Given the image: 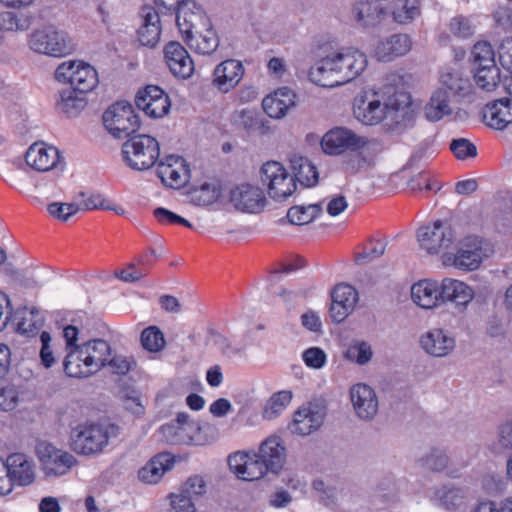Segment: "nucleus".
<instances>
[{"label":"nucleus","mask_w":512,"mask_h":512,"mask_svg":"<svg viewBox=\"0 0 512 512\" xmlns=\"http://www.w3.org/2000/svg\"><path fill=\"white\" fill-rule=\"evenodd\" d=\"M287 449L283 439L276 435L261 442L256 452H236L228 457V465L236 476L255 481L271 474L277 476L284 468Z\"/></svg>","instance_id":"f257e3e1"},{"label":"nucleus","mask_w":512,"mask_h":512,"mask_svg":"<svg viewBox=\"0 0 512 512\" xmlns=\"http://www.w3.org/2000/svg\"><path fill=\"white\" fill-rule=\"evenodd\" d=\"M366 55L355 48H343L319 60L309 71L310 80L321 87H337L356 79L366 69Z\"/></svg>","instance_id":"f03ea898"},{"label":"nucleus","mask_w":512,"mask_h":512,"mask_svg":"<svg viewBox=\"0 0 512 512\" xmlns=\"http://www.w3.org/2000/svg\"><path fill=\"white\" fill-rule=\"evenodd\" d=\"M119 427L111 423L86 422L78 424L71 430L72 449L82 455L101 453L111 437H116Z\"/></svg>","instance_id":"7ed1b4c3"},{"label":"nucleus","mask_w":512,"mask_h":512,"mask_svg":"<svg viewBox=\"0 0 512 512\" xmlns=\"http://www.w3.org/2000/svg\"><path fill=\"white\" fill-rule=\"evenodd\" d=\"M28 47L37 54L64 57L74 51V43L68 34L54 26L33 30L27 39Z\"/></svg>","instance_id":"20e7f679"},{"label":"nucleus","mask_w":512,"mask_h":512,"mask_svg":"<svg viewBox=\"0 0 512 512\" xmlns=\"http://www.w3.org/2000/svg\"><path fill=\"white\" fill-rule=\"evenodd\" d=\"M159 154L158 141L145 134L133 136L122 145V155L125 163L136 171H144L153 167L159 158Z\"/></svg>","instance_id":"39448f33"},{"label":"nucleus","mask_w":512,"mask_h":512,"mask_svg":"<svg viewBox=\"0 0 512 512\" xmlns=\"http://www.w3.org/2000/svg\"><path fill=\"white\" fill-rule=\"evenodd\" d=\"M103 124L115 138H126L140 127V119L133 106L125 101L111 105L103 114Z\"/></svg>","instance_id":"423d86ee"},{"label":"nucleus","mask_w":512,"mask_h":512,"mask_svg":"<svg viewBox=\"0 0 512 512\" xmlns=\"http://www.w3.org/2000/svg\"><path fill=\"white\" fill-rule=\"evenodd\" d=\"M55 78L58 81L69 83V88L79 91L81 94L92 91L98 84L96 70L81 61L61 63L55 71Z\"/></svg>","instance_id":"0eeeda50"},{"label":"nucleus","mask_w":512,"mask_h":512,"mask_svg":"<svg viewBox=\"0 0 512 512\" xmlns=\"http://www.w3.org/2000/svg\"><path fill=\"white\" fill-rule=\"evenodd\" d=\"M400 103L398 99L390 98L382 102L378 94H365L358 96L354 101L353 114L364 125H376L380 123L390 111H398Z\"/></svg>","instance_id":"6e6552de"},{"label":"nucleus","mask_w":512,"mask_h":512,"mask_svg":"<svg viewBox=\"0 0 512 512\" xmlns=\"http://www.w3.org/2000/svg\"><path fill=\"white\" fill-rule=\"evenodd\" d=\"M382 151V145L376 138H365L342 161L347 175L354 176L372 169Z\"/></svg>","instance_id":"1a4fd4ad"},{"label":"nucleus","mask_w":512,"mask_h":512,"mask_svg":"<svg viewBox=\"0 0 512 512\" xmlns=\"http://www.w3.org/2000/svg\"><path fill=\"white\" fill-rule=\"evenodd\" d=\"M260 179L267 186L268 194L275 200H283L296 189L294 178L277 161H268L260 169Z\"/></svg>","instance_id":"9d476101"},{"label":"nucleus","mask_w":512,"mask_h":512,"mask_svg":"<svg viewBox=\"0 0 512 512\" xmlns=\"http://www.w3.org/2000/svg\"><path fill=\"white\" fill-rule=\"evenodd\" d=\"M367 136L359 135L344 126H336L328 130L321 139L323 152L330 156H340L353 150Z\"/></svg>","instance_id":"9b49d317"},{"label":"nucleus","mask_w":512,"mask_h":512,"mask_svg":"<svg viewBox=\"0 0 512 512\" xmlns=\"http://www.w3.org/2000/svg\"><path fill=\"white\" fill-rule=\"evenodd\" d=\"M417 236L420 246L429 254H437L442 249L448 248L455 238L451 226L441 221L421 227Z\"/></svg>","instance_id":"f8f14e48"},{"label":"nucleus","mask_w":512,"mask_h":512,"mask_svg":"<svg viewBox=\"0 0 512 512\" xmlns=\"http://www.w3.org/2000/svg\"><path fill=\"white\" fill-rule=\"evenodd\" d=\"M136 106L151 118H162L168 114L171 103L169 96L159 86L148 85L135 96Z\"/></svg>","instance_id":"ddd939ff"},{"label":"nucleus","mask_w":512,"mask_h":512,"mask_svg":"<svg viewBox=\"0 0 512 512\" xmlns=\"http://www.w3.org/2000/svg\"><path fill=\"white\" fill-rule=\"evenodd\" d=\"M483 257L481 241L477 237L465 238L456 254L444 255V263L451 264L458 269L475 270L479 267Z\"/></svg>","instance_id":"4468645a"},{"label":"nucleus","mask_w":512,"mask_h":512,"mask_svg":"<svg viewBox=\"0 0 512 512\" xmlns=\"http://www.w3.org/2000/svg\"><path fill=\"white\" fill-rule=\"evenodd\" d=\"M156 173L164 185L180 188L189 181L190 170L184 158L169 155L159 161Z\"/></svg>","instance_id":"2eb2a0df"},{"label":"nucleus","mask_w":512,"mask_h":512,"mask_svg":"<svg viewBox=\"0 0 512 512\" xmlns=\"http://www.w3.org/2000/svg\"><path fill=\"white\" fill-rule=\"evenodd\" d=\"M230 201L241 212L258 213L266 204L262 189L251 184H240L230 192Z\"/></svg>","instance_id":"dca6fc26"},{"label":"nucleus","mask_w":512,"mask_h":512,"mask_svg":"<svg viewBox=\"0 0 512 512\" xmlns=\"http://www.w3.org/2000/svg\"><path fill=\"white\" fill-rule=\"evenodd\" d=\"M39 458L44 473L47 476H62L66 474L76 463L75 457L47 444L39 450Z\"/></svg>","instance_id":"f3484780"},{"label":"nucleus","mask_w":512,"mask_h":512,"mask_svg":"<svg viewBox=\"0 0 512 512\" xmlns=\"http://www.w3.org/2000/svg\"><path fill=\"white\" fill-rule=\"evenodd\" d=\"M175 21L180 33L185 37L191 36L210 23L203 9L191 0H186L178 7Z\"/></svg>","instance_id":"a211bd4d"},{"label":"nucleus","mask_w":512,"mask_h":512,"mask_svg":"<svg viewBox=\"0 0 512 512\" xmlns=\"http://www.w3.org/2000/svg\"><path fill=\"white\" fill-rule=\"evenodd\" d=\"M164 59L170 72L177 78L188 79L194 72V63L187 50L171 41L164 47Z\"/></svg>","instance_id":"6ab92c4d"},{"label":"nucleus","mask_w":512,"mask_h":512,"mask_svg":"<svg viewBox=\"0 0 512 512\" xmlns=\"http://www.w3.org/2000/svg\"><path fill=\"white\" fill-rule=\"evenodd\" d=\"M350 400L356 415L362 420H372L378 412V398L368 385L358 383L349 391Z\"/></svg>","instance_id":"aec40b11"},{"label":"nucleus","mask_w":512,"mask_h":512,"mask_svg":"<svg viewBox=\"0 0 512 512\" xmlns=\"http://www.w3.org/2000/svg\"><path fill=\"white\" fill-rule=\"evenodd\" d=\"M440 87L454 97L458 102L472 101L473 85L470 79L459 70L445 69L440 74Z\"/></svg>","instance_id":"412c9836"},{"label":"nucleus","mask_w":512,"mask_h":512,"mask_svg":"<svg viewBox=\"0 0 512 512\" xmlns=\"http://www.w3.org/2000/svg\"><path fill=\"white\" fill-rule=\"evenodd\" d=\"M243 75L242 63L236 59H227L215 67L212 84L219 91L227 93L239 84Z\"/></svg>","instance_id":"4be33fe9"},{"label":"nucleus","mask_w":512,"mask_h":512,"mask_svg":"<svg viewBox=\"0 0 512 512\" xmlns=\"http://www.w3.org/2000/svg\"><path fill=\"white\" fill-rule=\"evenodd\" d=\"M324 418L325 412L318 407H302L294 413L289 429L293 434L300 436L310 435L322 426Z\"/></svg>","instance_id":"5701e85b"},{"label":"nucleus","mask_w":512,"mask_h":512,"mask_svg":"<svg viewBox=\"0 0 512 512\" xmlns=\"http://www.w3.org/2000/svg\"><path fill=\"white\" fill-rule=\"evenodd\" d=\"M7 467V477L11 479V490L16 483L20 486H27L35 479L33 462L22 453H13L4 461Z\"/></svg>","instance_id":"b1692460"},{"label":"nucleus","mask_w":512,"mask_h":512,"mask_svg":"<svg viewBox=\"0 0 512 512\" xmlns=\"http://www.w3.org/2000/svg\"><path fill=\"white\" fill-rule=\"evenodd\" d=\"M26 163L38 171H48L61 165V157L57 148L44 143H34L26 152Z\"/></svg>","instance_id":"393cba45"},{"label":"nucleus","mask_w":512,"mask_h":512,"mask_svg":"<svg viewBox=\"0 0 512 512\" xmlns=\"http://www.w3.org/2000/svg\"><path fill=\"white\" fill-rule=\"evenodd\" d=\"M422 348L434 357H445L450 354L456 341L448 331L443 329H433L423 335L420 339Z\"/></svg>","instance_id":"a878e982"},{"label":"nucleus","mask_w":512,"mask_h":512,"mask_svg":"<svg viewBox=\"0 0 512 512\" xmlns=\"http://www.w3.org/2000/svg\"><path fill=\"white\" fill-rule=\"evenodd\" d=\"M296 94L288 87H282L262 101L265 113L275 119L283 118L295 106Z\"/></svg>","instance_id":"bb28decb"},{"label":"nucleus","mask_w":512,"mask_h":512,"mask_svg":"<svg viewBox=\"0 0 512 512\" xmlns=\"http://www.w3.org/2000/svg\"><path fill=\"white\" fill-rule=\"evenodd\" d=\"M440 292V303L450 301L462 308H465L474 297L471 287L462 281L451 278H444L441 281Z\"/></svg>","instance_id":"cd10ccee"},{"label":"nucleus","mask_w":512,"mask_h":512,"mask_svg":"<svg viewBox=\"0 0 512 512\" xmlns=\"http://www.w3.org/2000/svg\"><path fill=\"white\" fill-rule=\"evenodd\" d=\"M141 17L143 22L138 30V39L142 45L154 47L161 34L159 11L154 7L144 6Z\"/></svg>","instance_id":"c85d7f7f"},{"label":"nucleus","mask_w":512,"mask_h":512,"mask_svg":"<svg viewBox=\"0 0 512 512\" xmlns=\"http://www.w3.org/2000/svg\"><path fill=\"white\" fill-rule=\"evenodd\" d=\"M412 41L407 34H394L378 42L375 55L381 61H389L394 57L405 55L410 51Z\"/></svg>","instance_id":"c756f323"},{"label":"nucleus","mask_w":512,"mask_h":512,"mask_svg":"<svg viewBox=\"0 0 512 512\" xmlns=\"http://www.w3.org/2000/svg\"><path fill=\"white\" fill-rule=\"evenodd\" d=\"M440 283L425 279L413 284L411 298L416 305L424 309H431L440 304Z\"/></svg>","instance_id":"7c9ffc66"},{"label":"nucleus","mask_w":512,"mask_h":512,"mask_svg":"<svg viewBox=\"0 0 512 512\" xmlns=\"http://www.w3.org/2000/svg\"><path fill=\"white\" fill-rule=\"evenodd\" d=\"M483 119L489 127L503 130L512 123V103L502 98L488 104L484 109Z\"/></svg>","instance_id":"2f4dec72"},{"label":"nucleus","mask_w":512,"mask_h":512,"mask_svg":"<svg viewBox=\"0 0 512 512\" xmlns=\"http://www.w3.org/2000/svg\"><path fill=\"white\" fill-rule=\"evenodd\" d=\"M174 459L169 453H159L138 471V478L147 484L157 483L172 468Z\"/></svg>","instance_id":"473e14b6"},{"label":"nucleus","mask_w":512,"mask_h":512,"mask_svg":"<svg viewBox=\"0 0 512 512\" xmlns=\"http://www.w3.org/2000/svg\"><path fill=\"white\" fill-rule=\"evenodd\" d=\"M84 354H86V367H89L90 373H96L102 367L106 366L110 356V345L103 339H94L83 343Z\"/></svg>","instance_id":"72a5a7b5"},{"label":"nucleus","mask_w":512,"mask_h":512,"mask_svg":"<svg viewBox=\"0 0 512 512\" xmlns=\"http://www.w3.org/2000/svg\"><path fill=\"white\" fill-rule=\"evenodd\" d=\"M352 13L355 21L361 27H374L383 18L384 10L377 1L359 0L353 6Z\"/></svg>","instance_id":"f704fd0d"},{"label":"nucleus","mask_w":512,"mask_h":512,"mask_svg":"<svg viewBox=\"0 0 512 512\" xmlns=\"http://www.w3.org/2000/svg\"><path fill=\"white\" fill-rule=\"evenodd\" d=\"M33 22V16L30 13H18L14 11L0 12V40L5 38L6 34H16L27 31Z\"/></svg>","instance_id":"c9c22d12"},{"label":"nucleus","mask_w":512,"mask_h":512,"mask_svg":"<svg viewBox=\"0 0 512 512\" xmlns=\"http://www.w3.org/2000/svg\"><path fill=\"white\" fill-rule=\"evenodd\" d=\"M185 41L191 49L199 54H211L219 45L218 37L212 29L211 23L207 27L195 31L191 36L185 37Z\"/></svg>","instance_id":"e433bc0d"},{"label":"nucleus","mask_w":512,"mask_h":512,"mask_svg":"<svg viewBox=\"0 0 512 512\" xmlns=\"http://www.w3.org/2000/svg\"><path fill=\"white\" fill-rule=\"evenodd\" d=\"M424 113L429 121H439L443 117L452 114V108L450 105V96L446 90L442 88L436 89L429 102L424 108Z\"/></svg>","instance_id":"4c0bfd02"},{"label":"nucleus","mask_w":512,"mask_h":512,"mask_svg":"<svg viewBox=\"0 0 512 512\" xmlns=\"http://www.w3.org/2000/svg\"><path fill=\"white\" fill-rule=\"evenodd\" d=\"M294 182H299L304 187H312L318 182L316 167L305 157L294 155L290 159Z\"/></svg>","instance_id":"58836bf2"},{"label":"nucleus","mask_w":512,"mask_h":512,"mask_svg":"<svg viewBox=\"0 0 512 512\" xmlns=\"http://www.w3.org/2000/svg\"><path fill=\"white\" fill-rule=\"evenodd\" d=\"M84 352V346H75L68 349L67 355L63 362V368L69 377H88L91 375L89 367H86V354Z\"/></svg>","instance_id":"ea45409f"},{"label":"nucleus","mask_w":512,"mask_h":512,"mask_svg":"<svg viewBox=\"0 0 512 512\" xmlns=\"http://www.w3.org/2000/svg\"><path fill=\"white\" fill-rule=\"evenodd\" d=\"M86 106L84 94L72 88L60 91V99L57 101L58 109L68 117L76 116Z\"/></svg>","instance_id":"a19ab883"},{"label":"nucleus","mask_w":512,"mask_h":512,"mask_svg":"<svg viewBox=\"0 0 512 512\" xmlns=\"http://www.w3.org/2000/svg\"><path fill=\"white\" fill-rule=\"evenodd\" d=\"M390 9L394 21L399 24H407L420 15L418 0H395Z\"/></svg>","instance_id":"79ce46f5"},{"label":"nucleus","mask_w":512,"mask_h":512,"mask_svg":"<svg viewBox=\"0 0 512 512\" xmlns=\"http://www.w3.org/2000/svg\"><path fill=\"white\" fill-rule=\"evenodd\" d=\"M474 79L477 86L486 92L493 91L500 83V69L496 64L476 67Z\"/></svg>","instance_id":"37998d69"},{"label":"nucleus","mask_w":512,"mask_h":512,"mask_svg":"<svg viewBox=\"0 0 512 512\" xmlns=\"http://www.w3.org/2000/svg\"><path fill=\"white\" fill-rule=\"evenodd\" d=\"M432 500L445 509H455L463 500V493L453 486H442L433 492Z\"/></svg>","instance_id":"c03bdc74"},{"label":"nucleus","mask_w":512,"mask_h":512,"mask_svg":"<svg viewBox=\"0 0 512 512\" xmlns=\"http://www.w3.org/2000/svg\"><path fill=\"white\" fill-rule=\"evenodd\" d=\"M321 212L322 208L319 204H311L307 207L294 206L288 210L287 217L292 224L305 225L312 222Z\"/></svg>","instance_id":"a18cd8bd"},{"label":"nucleus","mask_w":512,"mask_h":512,"mask_svg":"<svg viewBox=\"0 0 512 512\" xmlns=\"http://www.w3.org/2000/svg\"><path fill=\"white\" fill-rule=\"evenodd\" d=\"M220 196V189L215 184L204 183L190 192L193 203L199 206H208L215 203Z\"/></svg>","instance_id":"49530a36"},{"label":"nucleus","mask_w":512,"mask_h":512,"mask_svg":"<svg viewBox=\"0 0 512 512\" xmlns=\"http://www.w3.org/2000/svg\"><path fill=\"white\" fill-rule=\"evenodd\" d=\"M291 399L292 393L290 391H279L273 394L264 408L263 417L267 420L276 418L284 411Z\"/></svg>","instance_id":"de8ad7c7"},{"label":"nucleus","mask_w":512,"mask_h":512,"mask_svg":"<svg viewBox=\"0 0 512 512\" xmlns=\"http://www.w3.org/2000/svg\"><path fill=\"white\" fill-rule=\"evenodd\" d=\"M17 331L21 334L34 335L43 326V317L36 310H24L17 322Z\"/></svg>","instance_id":"09e8293b"},{"label":"nucleus","mask_w":512,"mask_h":512,"mask_svg":"<svg viewBox=\"0 0 512 512\" xmlns=\"http://www.w3.org/2000/svg\"><path fill=\"white\" fill-rule=\"evenodd\" d=\"M490 449L495 454H504L512 450V420L499 425L496 439L492 442Z\"/></svg>","instance_id":"8fccbe9b"},{"label":"nucleus","mask_w":512,"mask_h":512,"mask_svg":"<svg viewBox=\"0 0 512 512\" xmlns=\"http://www.w3.org/2000/svg\"><path fill=\"white\" fill-rule=\"evenodd\" d=\"M144 349L150 352H159L165 346V338L161 330L156 326L145 328L140 337Z\"/></svg>","instance_id":"3c124183"},{"label":"nucleus","mask_w":512,"mask_h":512,"mask_svg":"<svg viewBox=\"0 0 512 512\" xmlns=\"http://www.w3.org/2000/svg\"><path fill=\"white\" fill-rule=\"evenodd\" d=\"M198 428L199 429H191L180 441L195 445H205L214 439L215 428L212 425L206 422L203 424L198 422Z\"/></svg>","instance_id":"603ef678"},{"label":"nucleus","mask_w":512,"mask_h":512,"mask_svg":"<svg viewBox=\"0 0 512 512\" xmlns=\"http://www.w3.org/2000/svg\"><path fill=\"white\" fill-rule=\"evenodd\" d=\"M373 356L370 344L365 341H355L349 345L345 352V358L359 365L368 363Z\"/></svg>","instance_id":"864d4df0"},{"label":"nucleus","mask_w":512,"mask_h":512,"mask_svg":"<svg viewBox=\"0 0 512 512\" xmlns=\"http://www.w3.org/2000/svg\"><path fill=\"white\" fill-rule=\"evenodd\" d=\"M124 408L136 416H141L145 412L141 401L140 393L134 388H125L119 391Z\"/></svg>","instance_id":"5fc2aeb1"},{"label":"nucleus","mask_w":512,"mask_h":512,"mask_svg":"<svg viewBox=\"0 0 512 512\" xmlns=\"http://www.w3.org/2000/svg\"><path fill=\"white\" fill-rule=\"evenodd\" d=\"M176 426L174 424L162 426V430L164 433H171L174 431V434L178 437L177 441H180L182 437L191 429H199L198 422L191 421L190 416L185 412H180L177 414L175 419Z\"/></svg>","instance_id":"6e6d98bb"},{"label":"nucleus","mask_w":512,"mask_h":512,"mask_svg":"<svg viewBox=\"0 0 512 512\" xmlns=\"http://www.w3.org/2000/svg\"><path fill=\"white\" fill-rule=\"evenodd\" d=\"M420 461L424 468L431 471L440 472L447 467L448 456L443 450L432 448L429 453L421 458Z\"/></svg>","instance_id":"4d7b16f0"},{"label":"nucleus","mask_w":512,"mask_h":512,"mask_svg":"<svg viewBox=\"0 0 512 512\" xmlns=\"http://www.w3.org/2000/svg\"><path fill=\"white\" fill-rule=\"evenodd\" d=\"M331 298L337 304H345L348 308H354L357 302V292L348 284H339L333 289Z\"/></svg>","instance_id":"13d9d810"},{"label":"nucleus","mask_w":512,"mask_h":512,"mask_svg":"<svg viewBox=\"0 0 512 512\" xmlns=\"http://www.w3.org/2000/svg\"><path fill=\"white\" fill-rule=\"evenodd\" d=\"M449 148L458 160H465L477 156L476 146L466 138L453 139Z\"/></svg>","instance_id":"bf43d9fd"},{"label":"nucleus","mask_w":512,"mask_h":512,"mask_svg":"<svg viewBox=\"0 0 512 512\" xmlns=\"http://www.w3.org/2000/svg\"><path fill=\"white\" fill-rule=\"evenodd\" d=\"M472 55L477 67L495 64L494 50L492 46L487 42L476 43L473 47Z\"/></svg>","instance_id":"052dcab7"},{"label":"nucleus","mask_w":512,"mask_h":512,"mask_svg":"<svg viewBox=\"0 0 512 512\" xmlns=\"http://www.w3.org/2000/svg\"><path fill=\"white\" fill-rule=\"evenodd\" d=\"M386 248V243L381 240H371L363 249V252L356 255V262L358 264L365 263L373 259L381 257Z\"/></svg>","instance_id":"680f3d73"},{"label":"nucleus","mask_w":512,"mask_h":512,"mask_svg":"<svg viewBox=\"0 0 512 512\" xmlns=\"http://www.w3.org/2000/svg\"><path fill=\"white\" fill-rule=\"evenodd\" d=\"M80 208V205H78L77 203L53 202L48 205L47 209L51 216L65 222L71 216L76 214L80 210Z\"/></svg>","instance_id":"e2e57ef3"},{"label":"nucleus","mask_w":512,"mask_h":512,"mask_svg":"<svg viewBox=\"0 0 512 512\" xmlns=\"http://www.w3.org/2000/svg\"><path fill=\"white\" fill-rule=\"evenodd\" d=\"M154 217L157 219V221L161 224H179L183 225L185 227H188L190 229H193V225L186 220L185 218L175 214L174 212L163 208L158 207L153 211Z\"/></svg>","instance_id":"0e129e2a"},{"label":"nucleus","mask_w":512,"mask_h":512,"mask_svg":"<svg viewBox=\"0 0 512 512\" xmlns=\"http://www.w3.org/2000/svg\"><path fill=\"white\" fill-rule=\"evenodd\" d=\"M206 483L200 476H192L182 485L180 493L193 499V497L201 496L205 493Z\"/></svg>","instance_id":"69168bd1"},{"label":"nucleus","mask_w":512,"mask_h":512,"mask_svg":"<svg viewBox=\"0 0 512 512\" xmlns=\"http://www.w3.org/2000/svg\"><path fill=\"white\" fill-rule=\"evenodd\" d=\"M18 394L13 385L0 384V409L9 411L15 408Z\"/></svg>","instance_id":"338daca9"},{"label":"nucleus","mask_w":512,"mask_h":512,"mask_svg":"<svg viewBox=\"0 0 512 512\" xmlns=\"http://www.w3.org/2000/svg\"><path fill=\"white\" fill-rule=\"evenodd\" d=\"M170 499V512H196L195 505L188 496L179 492L178 494H171Z\"/></svg>","instance_id":"774afa93"}]
</instances>
